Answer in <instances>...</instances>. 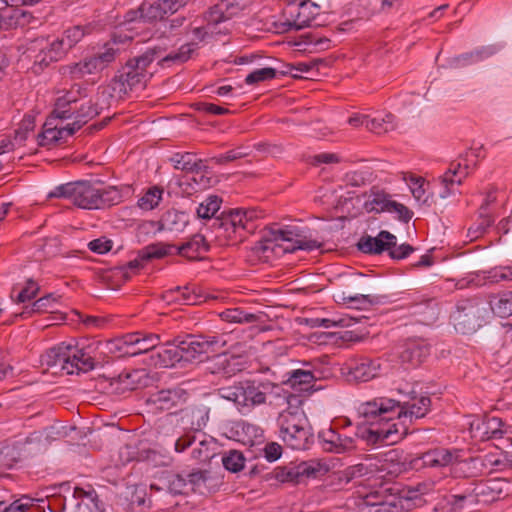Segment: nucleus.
I'll use <instances>...</instances> for the list:
<instances>
[{"mask_svg": "<svg viewBox=\"0 0 512 512\" xmlns=\"http://www.w3.org/2000/svg\"><path fill=\"white\" fill-rule=\"evenodd\" d=\"M195 51V44L186 43L177 51L170 53L163 46H153L141 55L130 58L117 70L111 79L108 90L118 99H123L129 92L136 89L145 88L147 82L153 76L151 70L152 64H157L162 68L170 67L172 64H181L188 61Z\"/></svg>", "mask_w": 512, "mask_h": 512, "instance_id": "obj_1", "label": "nucleus"}, {"mask_svg": "<svg viewBox=\"0 0 512 512\" xmlns=\"http://www.w3.org/2000/svg\"><path fill=\"white\" fill-rule=\"evenodd\" d=\"M431 408V399L412 390L404 395L402 400H394L387 397H376L372 400L361 403L358 408V414L361 417L374 419H392L398 416L400 419H420L427 415Z\"/></svg>", "mask_w": 512, "mask_h": 512, "instance_id": "obj_2", "label": "nucleus"}, {"mask_svg": "<svg viewBox=\"0 0 512 512\" xmlns=\"http://www.w3.org/2000/svg\"><path fill=\"white\" fill-rule=\"evenodd\" d=\"M49 198H67L82 209H104L119 204L122 194L115 186L100 188L90 181L69 182L57 186Z\"/></svg>", "mask_w": 512, "mask_h": 512, "instance_id": "obj_3", "label": "nucleus"}, {"mask_svg": "<svg viewBox=\"0 0 512 512\" xmlns=\"http://www.w3.org/2000/svg\"><path fill=\"white\" fill-rule=\"evenodd\" d=\"M260 213L255 209L223 212L220 218L214 220L210 228L215 232V238L219 241L241 240L244 237L242 232L252 234L255 231L254 221L261 217Z\"/></svg>", "mask_w": 512, "mask_h": 512, "instance_id": "obj_4", "label": "nucleus"}, {"mask_svg": "<svg viewBox=\"0 0 512 512\" xmlns=\"http://www.w3.org/2000/svg\"><path fill=\"white\" fill-rule=\"evenodd\" d=\"M274 389H278V385L272 382L243 380L219 389V395L238 407L254 408L266 404L268 395Z\"/></svg>", "mask_w": 512, "mask_h": 512, "instance_id": "obj_5", "label": "nucleus"}, {"mask_svg": "<svg viewBox=\"0 0 512 512\" xmlns=\"http://www.w3.org/2000/svg\"><path fill=\"white\" fill-rule=\"evenodd\" d=\"M280 437L292 449L305 450L313 442L311 426L302 410L287 408L278 417Z\"/></svg>", "mask_w": 512, "mask_h": 512, "instance_id": "obj_6", "label": "nucleus"}, {"mask_svg": "<svg viewBox=\"0 0 512 512\" xmlns=\"http://www.w3.org/2000/svg\"><path fill=\"white\" fill-rule=\"evenodd\" d=\"M391 286L383 280H374L366 275H359L351 287L344 288L340 292L344 303L368 302L370 304H382L388 300V292Z\"/></svg>", "mask_w": 512, "mask_h": 512, "instance_id": "obj_7", "label": "nucleus"}, {"mask_svg": "<svg viewBox=\"0 0 512 512\" xmlns=\"http://www.w3.org/2000/svg\"><path fill=\"white\" fill-rule=\"evenodd\" d=\"M358 249L366 254H381L387 251L389 256L395 260L407 258L415 251L410 244H401L397 246L396 236L392 233L382 230L376 237L369 235L362 236L357 243Z\"/></svg>", "mask_w": 512, "mask_h": 512, "instance_id": "obj_8", "label": "nucleus"}, {"mask_svg": "<svg viewBox=\"0 0 512 512\" xmlns=\"http://www.w3.org/2000/svg\"><path fill=\"white\" fill-rule=\"evenodd\" d=\"M283 241L292 243L287 246L285 251L293 252L296 249L311 251L322 247V242L309 239L294 226H286L284 228H271L263 241H259L258 250L266 252L274 249L275 243Z\"/></svg>", "mask_w": 512, "mask_h": 512, "instance_id": "obj_9", "label": "nucleus"}, {"mask_svg": "<svg viewBox=\"0 0 512 512\" xmlns=\"http://www.w3.org/2000/svg\"><path fill=\"white\" fill-rule=\"evenodd\" d=\"M363 418L372 426L378 425L377 428H370L368 430L367 440L373 444H395L408 434L407 419H400L397 415L389 420L378 416L374 419Z\"/></svg>", "mask_w": 512, "mask_h": 512, "instance_id": "obj_10", "label": "nucleus"}, {"mask_svg": "<svg viewBox=\"0 0 512 512\" xmlns=\"http://www.w3.org/2000/svg\"><path fill=\"white\" fill-rule=\"evenodd\" d=\"M365 195H367V193H365ZM368 197L369 199L364 203V209L368 213H396L398 219L405 223H408L413 217V212L408 209V207L392 200L389 193L377 186H373L370 189Z\"/></svg>", "mask_w": 512, "mask_h": 512, "instance_id": "obj_11", "label": "nucleus"}, {"mask_svg": "<svg viewBox=\"0 0 512 512\" xmlns=\"http://www.w3.org/2000/svg\"><path fill=\"white\" fill-rule=\"evenodd\" d=\"M184 361H193L203 355L219 352L226 344L220 336L192 335L180 336Z\"/></svg>", "mask_w": 512, "mask_h": 512, "instance_id": "obj_12", "label": "nucleus"}, {"mask_svg": "<svg viewBox=\"0 0 512 512\" xmlns=\"http://www.w3.org/2000/svg\"><path fill=\"white\" fill-rule=\"evenodd\" d=\"M484 308L477 299H462L457 302L455 311L451 314L454 327L462 334L475 331L480 326Z\"/></svg>", "mask_w": 512, "mask_h": 512, "instance_id": "obj_13", "label": "nucleus"}, {"mask_svg": "<svg viewBox=\"0 0 512 512\" xmlns=\"http://www.w3.org/2000/svg\"><path fill=\"white\" fill-rule=\"evenodd\" d=\"M320 7L307 0L302 1L298 6L292 7L289 11V18L284 22L275 23L278 33H287L291 30H301L314 26L316 16Z\"/></svg>", "mask_w": 512, "mask_h": 512, "instance_id": "obj_14", "label": "nucleus"}, {"mask_svg": "<svg viewBox=\"0 0 512 512\" xmlns=\"http://www.w3.org/2000/svg\"><path fill=\"white\" fill-rule=\"evenodd\" d=\"M322 449L328 453L344 454L357 449V434H349L345 428L329 427L318 434Z\"/></svg>", "mask_w": 512, "mask_h": 512, "instance_id": "obj_15", "label": "nucleus"}, {"mask_svg": "<svg viewBox=\"0 0 512 512\" xmlns=\"http://www.w3.org/2000/svg\"><path fill=\"white\" fill-rule=\"evenodd\" d=\"M172 248H174V246L171 244H150L138 252L137 258L129 261L123 266L116 267L115 270L125 281H128L132 275L137 274L144 267V262H148L152 259H161L170 255Z\"/></svg>", "mask_w": 512, "mask_h": 512, "instance_id": "obj_16", "label": "nucleus"}, {"mask_svg": "<svg viewBox=\"0 0 512 512\" xmlns=\"http://www.w3.org/2000/svg\"><path fill=\"white\" fill-rule=\"evenodd\" d=\"M111 98H113V94L107 88L99 91L94 98L88 96L87 90L84 88L75 118V120H78V127H82L102 111L108 109Z\"/></svg>", "mask_w": 512, "mask_h": 512, "instance_id": "obj_17", "label": "nucleus"}, {"mask_svg": "<svg viewBox=\"0 0 512 512\" xmlns=\"http://www.w3.org/2000/svg\"><path fill=\"white\" fill-rule=\"evenodd\" d=\"M381 363L379 359L354 357L345 364L346 376L349 381L367 382L379 375Z\"/></svg>", "mask_w": 512, "mask_h": 512, "instance_id": "obj_18", "label": "nucleus"}, {"mask_svg": "<svg viewBox=\"0 0 512 512\" xmlns=\"http://www.w3.org/2000/svg\"><path fill=\"white\" fill-rule=\"evenodd\" d=\"M101 345L98 341H93L83 345H71L70 363L73 366V374L79 372H89L93 370L98 361L97 351Z\"/></svg>", "mask_w": 512, "mask_h": 512, "instance_id": "obj_19", "label": "nucleus"}, {"mask_svg": "<svg viewBox=\"0 0 512 512\" xmlns=\"http://www.w3.org/2000/svg\"><path fill=\"white\" fill-rule=\"evenodd\" d=\"M252 0H219L206 14L208 25H217L239 15L251 4Z\"/></svg>", "mask_w": 512, "mask_h": 512, "instance_id": "obj_20", "label": "nucleus"}, {"mask_svg": "<svg viewBox=\"0 0 512 512\" xmlns=\"http://www.w3.org/2000/svg\"><path fill=\"white\" fill-rule=\"evenodd\" d=\"M321 471L318 463L301 462L298 465L278 467L274 470L275 478L280 482L299 484L309 478H316Z\"/></svg>", "mask_w": 512, "mask_h": 512, "instance_id": "obj_21", "label": "nucleus"}, {"mask_svg": "<svg viewBox=\"0 0 512 512\" xmlns=\"http://www.w3.org/2000/svg\"><path fill=\"white\" fill-rule=\"evenodd\" d=\"M83 91L84 88L80 85H75L62 96L58 97L54 104L53 114L62 120H75Z\"/></svg>", "mask_w": 512, "mask_h": 512, "instance_id": "obj_22", "label": "nucleus"}, {"mask_svg": "<svg viewBox=\"0 0 512 512\" xmlns=\"http://www.w3.org/2000/svg\"><path fill=\"white\" fill-rule=\"evenodd\" d=\"M191 489L199 494H211L216 492L223 484L222 477L212 470H193L188 475Z\"/></svg>", "mask_w": 512, "mask_h": 512, "instance_id": "obj_23", "label": "nucleus"}, {"mask_svg": "<svg viewBox=\"0 0 512 512\" xmlns=\"http://www.w3.org/2000/svg\"><path fill=\"white\" fill-rule=\"evenodd\" d=\"M430 354V346L420 338L408 339L401 346L399 359L403 364L417 367L424 362Z\"/></svg>", "mask_w": 512, "mask_h": 512, "instance_id": "obj_24", "label": "nucleus"}, {"mask_svg": "<svg viewBox=\"0 0 512 512\" xmlns=\"http://www.w3.org/2000/svg\"><path fill=\"white\" fill-rule=\"evenodd\" d=\"M504 423L498 417H486L478 426L477 432L480 434L481 440H501L500 449L512 446V439L506 436L507 431L503 429Z\"/></svg>", "mask_w": 512, "mask_h": 512, "instance_id": "obj_25", "label": "nucleus"}, {"mask_svg": "<svg viewBox=\"0 0 512 512\" xmlns=\"http://www.w3.org/2000/svg\"><path fill=\"white\" fill-rule=\"evenodd\" d=\"M185 399L186 392L181 388L164 389L153 393L147 399V404L151 405L154 410L168 411Z\"/></svg>", "mask_w": 512, "mask_h": 512, "instance_id": "obj_26", "label": "nucleus"}, {"mask_svg": "<svg viewBox=\"0 0 512 512\" xmlns=\"http://www.w3.org/2000/svg\"><path fill=\"white\" fill-rule=\"evenodd\" d=\"M180 346V336L162 345L156 355H152L154 364L159 367H173L184 360L183 349Z\"/></svg>", "mask_w": 512, "mask_h": 512, "instance_id": "obj_27", "label": "nucleus"}, {"mask_svg": "<svg viewBox=\"0 0 512 512\" xmlns=\"http://www.w3.org/2000/svg\"><path fill=\"white\" fill-rule=\"evenodd\" d=\"M36 21L32 13L26 9L11 6L0 13V29L9 30L25 28Z\"/></svg>", "mask_w": 512, "mask_h": 512, "instance_id": "obj_28", "label": "nucleus"}, {"mask_svg": "<svg viewBox=\"0 0 512 512\" xmlns=\"http://www.w3.org/2000/svg\"><path fill=\"white\" fill-rule=\"evenodd\" d=\"M71 345L61 343L60 345L50 348L44 355V361L48 367L59 368L66 374H73V366L70 363Z\"/></svg>", "mask_w": 512, "mask_h": 512, "instance_id": "obj_29", "label": "nucleus"}, {"mask_svg": "<svg viewBox=\"0 0 512 512\" xmlns=\"http://www.w3.org/2000/svg\"><path fill=\"white\" fill-rule=\"evenodd\" d=\"M210 409L204 404L181 410V421L185 428L194 432L202 431L209 420Z\"/></svg>", "mask_w": 512, "mask_h": 512, "instance_id": "obj_30", "label": "nucleus"}, {"mask_svg": "<svg viewBox=\"0 0 512 512\" xmlns=\"http://www.w3.org/2000/svg\"><path fill=\"white\" fill-rule=\"evenodd\" d=\"M461 450L459 449H446L442 447L434 448L435 465L437 467L452 466L454 472H457L462 466H467L474 463L478 458H469V460L461 459Z\"/></svg>", "mask_w": 512, "mask_h": 512, "instance_id": "obj_31", "label": "nucleus"}, {"mask_svg": "<svg viewBox=\"0 0 512 512\" xmlns=\"http://www.w3.org/2000/svg\"><path fill=\"white\" fill-rule=\"evenodd\" d=\"M172 250H176V254L187 258L188 260H200L201 255L209 251L210 245L206 241V238L202 234L193 235L188 241L183 243L181 246L176 247Z\"/></svg>", "mask_w": 512, "mask_h": 512, "instance_id": "obj_32", "label": "nucleus"}, {"mask_svg": "<svg viewBox=\"0 0 512 512\" xmlns=\"http://www.w3.org/2000/svg\"><path fill=\"white\" fill-rule=\"evenodd\" d=\"M503 494L502 484L498 480L489 479L481 481L472 489L470 495H473L477 502L492 503L501 498Z\"/></svg>", "mask_w": 512, "mask_h": 512, "instance_id": "obj_33", "label": "nucleus"}, {"mask_svg": "<svg viewBox=\"0 0 512 512\" xmlns=\"http://www.w3.org/2000/svg\"><path fill=\"white\" fill-rule=\"evenodd\" d=\"M209 369L213 374H222L225 377H231L241 371L238 363V357L225 353H219L216 355L212 359Z\"/></svg>", "mask_w": 512, "mask_h": 512, "instance_id": "obj_34", "label": "nucleus"}, {"mask_svg": "<svg viewBox=\"0 0 512 512\" xmlns=\"http://www.w3.org/2000/svg\"><path fill=\"white\" fill-rule=\"evenodd\" d=\"M97 68V62L92 57H87L77 63L62 66L60 71L62 75L68 76L72 80H79L86 75L98 72Z\"/></svg>", "mask_w": 512, "mask_h": 512, "instance_id": "obj_35", "label": "nucleus"}, {"mask_svg": "<svg viewBox=\"0 0 512 512\" xmlns=\"http://www.w3.org/2000/svg\"><path fill=\"white\" fill-rule=\"evenodd\" d=\"M137 333H128L121 338L109 342V351L117 354V357L137 356Z\"/></svg>", "mask_w": 512, "mask_h": 512, "instance_id": "obj_36", "label": "nucleus"}, {"mask_svg": "<svg viewBox=\"0 0 512 512\" xmlns=\"http://www.w3.org/2000/svg\"><path fill=\"white\" fill-rule=\"evenodd\" d=\"M163 299L168 303H178L181 305H196L200 302V296L188 287L170 289L163 294Z\"/></svg>", "mask_w": 512, "mask_h": 512, "instance_id": "obj_37", "label": "nucleus"}, {"mask_svg": "<svg viewBox=\"0 0 512 512\" xmlns=\"http://www.w3.org/2000/svg\"><path fill=\"white\" fill-rule=\"evenodd\" d=\"M169 161L173 164L175 169L182 170L187 173L204 168L203 160L197 159L195 155L190 152L174 153L170 157Z\"/></svg>", "mask_w": 512, "mask_h": 512, "instance_id": "obj_38", "label": "nucleus"}, {"mask_svg": "<svg viewBox=\"0 0 512 512\" xmlns=\"http://www.w3.org/2000/svg\"><path fill=\"white\" fill-rule=\"evenodd\" d=\"M167 14L161 0H145L140 5V20L144 22L162 20Z\"/></svg>", "mask_w": 512, "mask_h": 512, "instance_id": "obj_39", "label": "nucleus"}, {"mask_svg": "<svg viewBox=\"0 0 512 512\" xmlns=\"http://www.w3.org/2000/svg\"><path fill=\"white\" fill-rule=\"evenodd\" d=\"M490 306L494 314L501 318L512 316V291H503L493 296Z\"/></svg>", "mask_w": 512, "mask_h": 512, "instance_id": "obj_40", "label": "nucleus"}, {"mask_svg": "<svg viewBox=\"0 0 512 512\" xmlns=\"http://www.w3.org/2000/svg\"><path fill=\"white\" fill-rule=\"evenodd\" d=\"M222 204V199L217 195L208 196L203 202H201L197 208V216L200 219L204 220H215L220 218V216H216L217 212L220 210ZM214 221H212L213 223Z\"/></svg>", "mask_w": 512, "mask_h": 512, "instance_id": "obj_41", "label": "nucleus"}, {"mask_svg": "<svg viewBox=\"0 0 512 512\" xmlns=\"http://www.w3.org/2000/svg\"><path fill=\"white\" fill-rule=\"evenodd\" d=\"M220 317L223 321L240 324L257 323L261 318L260 315L246 312L241 308L226 309L220 313Z\"/></svg>", "mask_w": 512, "mask_h": 512, "instance_id": "obj_42", "label": "nucleus"}, {"mask_svg": "<svg viewBox=\"0 0 512 512\" xmlns=\"http://www.w3.org/2000/svg\"><path fill=\"white\" fill-rule=\"evenodd\" d=\"M140 371L122 372L116 378L112 379L111 385L115 387L118 393H125L137 388Z\"/></svg>", "mask_w": 512, "mask_h": 512, "instance_id": "obj_43", "label": "nucleus"}, {"mask_svg": "<svg viewBox=\"0 0 512 512\" xmlns=\"http://www.w3.org/2000/svg\"><path fill=\"white\" fill-rule=\"evenodd\" d=\"M414 314L418 316L420 323L431 325L438 319V304L434 300H428L425 303L417 305Z\"/></svg>", "mask_w": 512, "mask_h": 512, "instance_id": "obj_44", "label": "nucleus"}, {"mask_svg": "<svg viewBox=\"0 0 512 512\" xmlns=\"http://www.w3.org/2000/svg\"><path fill=\"white\" fill-rule=\"evenodd\" d=\"M396 127L395 117L391 113L386 114L384 117L370 118L367 122V130L377 135H382L393 131Z\"/></svg>", "mask_w": 512, "mask_h": 512, "instance_id": "obj_45", "label": "nucleus"}, {"mask_svg": "<svg viewBox=\"0 0 512 512\" xmlns=\"http://www.w3.org/2000/svg\"><path fill=\"white\" fill-rule=\"evenodd\" d=\"M162 226L169 230H181L188 223L187 214L177 210L167 211L162 219Z\"/></svg>", "mask_w": 512, "mask_h": 512, "instance_id": "obj_46", "label": "nucleus"}, {"mask_svg": "<svg viewBox=\"0 0 512 512\" xmlns=\"http://www.w3.org/2000/svg\"><path fill=\"white\" fill-rule=\"evenodd\" d=\"M91 31L92 28L90 25H76L65 30L62 39L66 43L67 47L71 49L80 42L85 35L90 34Z\"/></svg>", "mask_w": 512, "mask_h": 512, "instance_id": "obj_47", "label": "nucleus"}, {"mask_svg": "<svg viewBox=\"0 0 512 512\" xmlns=\"http://www.w3.org/2000/svg\"><path fill=\"white\" fill-rule=\"evenodd\" d=\"M162 195L163 189L159 186H153L138 200V206L143 210H152L159 205Z\"/></svg>", "mask_w": 512, "mask_h": 512, "instance_id": "obj_48", "label": "nucleus"}, {"mask_svg": "<svg viewBox=\"0 0 512 512\" xmlns=\"http://www.w3.org/2000/svg\"><path fill=\"white\" fill-rule=\"evenodd\" d=\"M54 302H56V299L52 294H48L36 300L31 306H26L21 316H31L33 313L52 312Z\"/></svg>", "mask_w": 512, "mask_h": 512, "instance_id": "obj_49", "label": "nucleus"}, {"mask_svg": "<svg viewBox=\"0 0 512 512\" xmlns=\"http://www.w3.org/2000/svg\"><path fill=\"white\" fill-rule=\"evenodd\" d=\"M214 446L215 443L212 439L200 440L197 446L192 450V458L199 462L209 461L215 455Z\"/></svg>", "mask_w": 512, "mask_h": 512, "instance_id": "obj_50", "label": "nucleus"}, {"mask_svg": "<svg viewBox=\"0 0 512 512\" xmlns=\"http://www.w3.org/2000/svg\"><path fill=\"white\" fill-rule=\"evenodd\" d=\"M119 48H115L113 45L107 43L104 46V50L99 52L92 57L98 64V71H102L106 68L110 63L114 62L119 55Z\"/></svg>", "mask_w": 512, "mask_h": 512, "instance_id": "obj_51", "label": "nucleus"}, {"mask_svg": "<svg viewBox=\"0 0 512 512\" xmlns=\"http://www.w3.org/2000/svg\"><path fill=\"white\" fill-rule=\"evenodd\" d=\"M287 375V383H289L292 387L311 385L316 380L313 372L306 369H295L288 372ZM300 389L303 388L300 387Z\"/></svg>", "mask_w": 512, "mask_h": 512, "instance_id": "obj_52", "label": "nucleus"}, {"mask_svg": "<svg viewBox=\"0 0 512 512\" xmlns=\"http://www.w3.org/2000/svg\"><path fill=\"white\" fill-rule=\"evenodd\" d=\"M222 463L225 469L230 472L237 473L244 468L245 457L240 451L230 450L223 456Z\"/></svg>", "mask_w": 512, "mask_h": 512, "instance_id": "obj_53", "label": "nucleus"}, {"mask_svg": "<svg viewBox=\"0 0 512 512\" xmlns=\"http://www.w3.org/2000/svg\"><path fill=\"white\" fill-rule=\"evenodd\" d=\"M137 333L138 341H136V350L137 355L147 353L153 349H155L160 344V336L157 334H142L140 332Z\"/></svg>", "mask_w": 512, "mask_h": 512, "instance_id": "obj_54", "label": "nucleus"}, {"mask_svg": "<svg viewBox=\"0 0 512 512\" xmlns=\"http://www.w3.org/2000/svg\"><path fill=\"white\" fill-rule=\"evenodd\" d=\"M464 161L465 163H463L458 172H456L455 178L451 179L447 177H441V183L444 185L446 189V195H449L451 193L450 186H452L453 184L461 185L463 183V180L468 177L470 173V160L468 158V154H466Z\"/></svg>", "mask_w": 512, "mask_h": 512, "instance_id": "obj_55", "label": "nucleus"}, {"mask_svg": "<svg viewBox=\"0 0 512 512\" xmlns=\"http://www.w3.org/2000/svg\"><path fill=\"white\" fill-rule=\"evenodd\" d=\"M73 495L75 498L81 500H89L93 504L95 512H105L104 504L99 499L96 491L93 488L89 487V489L86 490L82 487H75Z\"/></svg>", "mask_w": 512, "mask_h": 512, "instance_id": "obj_56", "label": "nucleus"}, {"mask_svg": "<svg viewBox=\"0 0 512 512\" xmlns=\"http://www.w3.org/2000/svg\"><path fill=\"white\" fill-rule=\"evenodd\" d=\"M207 166L199 169L198 171H191L192 176L187 178V184L191 186L192 190L198 191L206 189L211 185V178L206 173Z\"/></svg>", "mask_w": 512, "mask_h": 512, "instance_id": "obj_57", "label": "nucleus"}, {"mask_svg": "<svg viewBox=\"0 0 512 512\" xmlns=\"http://www.w3.org/2000/svg\"><path fill=\"white\" fill-rule=\"evenodd\" d=\"M276 75L277 70L271 67L256 69L246 76L245 83L247 85H256L263 81L272 80Z\"/></svg>", "mask_w": 512, "mask_h": 512, "instance_id": "obj_58", "label": "nucleus"}, {"mask_svg": "<svg viewBox=\"0 0 512 512\" xmlns=\"http://www.w3.org/2000/svg\"><path fill=\"white\" fill-rule=\"evenodd\" d=\"M64 139L59 128H47L37 136L39 146H50Z\"/></svg>", "mask_w": 512, "mask_h": 512, "instance_id": "obj_59", "label": "nucleus"}, {"mask_svg": "<svg viewBox=\"0 0 512 512\" xmlns=\"http://www.w3.org/2000/svg\"><path fill=\"white\" fill-rule=\"evenodd\" d=\"M0 456L5 460V465L11 467L21 459V453L16 444H7L0 450Z\"/></svg>", "mask_w": 512, "mask_h": 512, "instance_id": "obj_60", "label": "nucleus"}, {"mask_svg": "<svg viewBox=\"0 0 512 512\" xmlns=\"http://www.w3.org/2000/svg\"><path fill=\"white\" fill-rule=\"evenodd\" d=\"M58 60H60V58L54 57V52L47 47H43L35 56L34 67L39 66L40 69H43Z\"/></svg>", "mask_w": 512, "mask_h": 512, "instance_id": "obj_61", "label": "nucleus"}, {"mask_svg": "<svg viewBox=\"0 0 512 512\" xmlns=\"http://www.w3.org/2000/svg\"><path fill=\"white\" fill-rule=\"evenodd\" d=\"M435 456H434V449L428 450L426 452H423L416 457H414L411 460V465L414 468H421V467H432L436 468L435 465Z\"/></svg>", "mask_w": 512, "mask_h": 512, "instance_id": "obj_62", "label": "nucleus"}, {"mask_svg": "<svg viewBox=\"0 0 512 512\" xmlns=\"http://www.w3.org/2000/svg\"><path fill=\"white\" fill-rule=\"evenodd\" d=\"M247 155H248L247 152H243V151H241L240 148H238V149L230 150V151L226 152L225 154L213 157V158H211V161L215 164L223 165V164L232 162L234 160L246 157Z\"/></svg>", "mask_w": 512, "mask_h": 512, "instance_id": "obj_63", "label": "nucleus"}, {"mask_svg": "<svg viewBox=\"0 0 512 512\" xmlns=\"http://www.w3.org/2000/svg\"><path fill=\"white\" fill-rule=\"evenodd\" d=\"M39 291V286L36 282L29 279L26 286L19 292L16 302L24 303L34 298Z\"/></svg>", "mask_w": 512, "mask_h": 512, "instance_id": "obj_64", "label": "nucleus"}]
</instances>
